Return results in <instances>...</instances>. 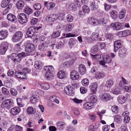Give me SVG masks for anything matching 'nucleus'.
<instances>
[{
    "label": "nucleus",
    "mask_w": 131,
    "mask_h": 131,
    "mask_svg": "<svg viewBox=\"0 0 131 131\" xmlns=\"http://www.w3.org/2000/svg\"><path fill=\"white\" fill-rule=\"evenodd\" d=\"M13 103L11 100H5L1 104V107L2 108L7 110L9 109L13 106Z\"/></svg>",
    "instance_id": "f257e3e1"
},
{
    "label": "nucleus",
    "mask_w": 131,
    "mask_h": 131,
    "mask_svg": "<svg viewBox=\"0 0 131 131\" xmlns=\"http://www.w3.org/2000/svg\"><path fill=\"white\" fill-rule=\"evenodd\" d=\"M100 99L102 101L104 102H107L112 99V96L108 93H104L100 95Z\"/></svg>",
    "instance_id": "f03ea898"
},
{
    "label": "nucleus",
    "mask_w": 131,
    "mask_h": 131,
    "mask_svg": "<svg viewBox=\"0 0 131 131\" xmlns=\"http://www.w3.org/2000/svg\"><path fill=\"white\" fill-rule=\"evenodd\" d=\"M18 20L21 24L26 23L28 21L27 15L24 13H21L18 16Z\"/></svg>",
    "instance_id": "7ed1b4c3"
},
{
    "label": "nucleus",
    "mask_w": 131,
    "mask_h": 131,
    "mask_svg": "<svg viewBox=\"0 0 131 131\" xmlns=\"http://www.w3.org/2000/svg\"><path fill=\"white\" fill-rule=\"evenodd\" d=\"M23 36L22 32L20 31H18L14 34L12 38V40L14 42H17Z\"/></svg>",
    "instance_id": "20e7f679"
},
{
    "label": "nucleus",
    "mask_w": 131,
    "mask_h": 131,
    "mask_svg": "<svg viewBox=\"0 0 131 131\" xmlns=\"http://www.w3.org/2000/svg\"><path fill=\"white\" fill-rule=\"evenodd\" d=\"M25 51L27 52H31L34 51L35 47L34 45L32 43H28L25 45Z\"/></svg>",
    "instance_id": "39448f33"
},
{
    "label": "nucleus",
    "mask_w": 131,
    "mask_h": 131,
    "mask_svg": "<svg viewBox=\"0 0 131 131\" xmlns=\"http://www.w3.org/2000/svg\"><path fill=\"white\" fill-rule=\"evenodd\" d=\"M58 16L56 14H52L47 16L46 17V20L48 22H53L58 19Z\"/></svg>",
    "instance_id": "423d86ee"
},
{
    "label": "nucleus",
    "mask_w": 131,
    "mask_h": 131,
    "mask_svg": "<svg viewBox=\"0 0 131 131\" xmlns=\"http://www.w3.org/2000/svg\"><path fill=\"white\" fill-rule=\"evenodd\" d=\"M36 31L35 27L33 26L30 27L27 30V37L31 38L33 36Z\"/></svg>",
    "instance_id": "0eeeda50"
},
{
    "label": "nucleus",
    "mask_w": 131,
    "mask_h": 131,
    "mask_svg": "<svg viewBox=\"0 0 131 131\" xmlns=\"http://www.w3.org/2000/svg\"><path fill=\"white\" fill-rule=\"evenodd\" d=\"M64 91L66 93L69 95L73 96L74 95V90L70 86L66 87L64 89Z\"/></svg>",
    "instance_id": "6e6552de"
},
{
    "label": "nucleus",
    "mask_w": 131,
    "mask_h": 131,
    "mask_svg": "<svg viewBox=\"0 0 131 131\" xmlns=\"http://www.w3.org/2000/svg\"><path fill=\"white\" fill-rule=\"evenodd\" d=\"M102 59L103 60L100 61V63L103 66L106 63H110L112 61V59L111 57L109 56H107L105 58L104 57Z\"/></svg>",
    "instance_id": "1a4fd4ad"
},
{
    "label": "nucleus",
    "mask_w": 131,
    "mask_h": 131,
    "mask_svg": "<svg viewBox=\"0 0 131 131\" xmlns=\"http://www.w3.org/2000/svg\"><path fill=\"white\" fill-rule=\"evenodd\" d=\"M88 22L90 24L95 26H96L99 23V21L93 17H90L88 20Z\"/></svg>",
    "instance_id": "9d476101"
},
{
    "label": "nucleus",
    "mask_w": 131,
    "mask_h": 131,
    "mask_svg": "<svg viewBox=\"0 0 131 131\" xmlns=\"http://www.w3.org/2000/svg\"><path fill=\"white\" fill-rule=\"evenodd\" d=\"M70 77L72 80H76L79 78V75L77 71L75 70H73L71 72Z\"/></svg>",
    "instance_id": "9b49d317"
},
{
    "label": "nucleus",
    "mask_w": 131,
    "mask_h": 131,
    "mask_svg": "<svg viewBox=\"0 0 131 131\" xmlns=\"http://www.w3.org/2000/svg\"><path fill=\"white\" fill-rule=\"evenodd\" d=\"M14 75L17 77L22 79H26L27 78L26 74L21 72L16 71L14 73Z\"/></svg>",
    "instance_id": "f8f14e48"
},
{
    "label": "nucleus",
    "mask_w": 131,
    "mask_h": 131,
    "mask_svg": "<svg viewBox=\"0 0 131 131\" xmlns=\"http://www.w3.org/2000/svg\"><path fill=\"white\" fill-rule=\"evenodd\" d=\"M11 59L13 60L15 63H17L18 62H20L21 60L20 57L19 56L18 54L16 53L12 54L11 56Z\"/></svg>",
    "instance_id": "ddd939ff"
},
{
    "label": "nucleus",
    "mask_w": 131,
    "mask_h": 131,
    "mask_svg": "<svg viewBox=\"0 0 131 131\" xmlns=\"http://www.w3.org/2000/svg\"><path fill=\"white\" fill-rule=\"evenodd\" d=\"M79 71L80 74L82 75L86 73V69L84 64H81L79 65Z\"/></svg>",
    "instance_id": "4468645a"
},
{
    "label": "nucleus",
    "mask_w": 131,
    "mask_h": 131,
    "mask_svg": "<svg viewBox=\"0 0 131 131\" xmlns=\"http://www.w3.org/2000/svg\"><path fill=\"white\" fill-rule=\"evenodd\" d=\"M97 84L96 82H94L92 83L90 86L91 92L93 93H96L97 89Z\"/></svg>",
    "instance_id": "2eb2a0df"
},
{
    "label": "nucleus",
    "mask_w": 131,
    "mask_h": 131,
    "mask_svg": "<svg viewBox=\"0 0 131 131\" xmlns=\"http://www.w3.org/2000/svg\"><path fill=\"white\" fill-rule=\"evenodd\" d=\"M99 2L97 0H95L91 2L90 7L93 10H96L98 8V4Z\"/></svg>",
    "instance_id": "dca6fc26"
},
{
    "label": "nucleus",
    "mask_w": 131,
    "mask_h": 131,
    "mask_svg": "<svg viewBox=\"0 0 131 131\" xmlns=\"http://www.w3.org/2000/svg\"><path fill=\"white\" fill-rule=\"evenodd\" d=\"M20 111V109L18 107H15L12 108L10 110V113L13 115H15Z\"/></svg>",
    "instance_id": "f3484780"
},
{
    "label": "nucleus",
    "mask_w": 131,
    "mask_h": 131,
    "mask_svg": "<svg viewBox=\"0 0 131 131\" xmlns=\"http://www.w3.org/2000/svg\"><path fill=\"white\" fill-rule=\"evenodd\" d=\"M121 41L118 40L115 41L114 43V51L116 52L117 50L122 47Z\"/></svg>",
    "instance_id": "a211bd4d"
},
{
    "label": "nucleus",
    "mask_w": 131,
    "mask_h": 131,
    "mask_svg": "<svg viewBox=\"0 0 131 131\" xmlns=\"http://www.w3.org/2000/svg\"><path fill=\"white\" fill-rule=\"evenodd\" d=\"M111 26L113 29L117 30H119L121 28V24L119 22L112 23L111 24Z\"/></svg>",
    "instance_id": "6ab92c4d"
},
{
    "label": "nucleus",
    "mask_w": 131,
    "mask_h": 131,
    "mask_svg": "<svg viewBox=\"0 0 131 131\" xmlns=\"http://www.w3.org/2000/svg\"><path fill=\"white\" fill-rule=\"evenodd\" d=\"M25 6V3L24 1L20 0L18 1L17 2L16 6L19 9H22Z\"/></svg>",
    "instance_id": "aec40b11"
},
{
    "label": "nucleus",
    "mask_w": 131,
    "mask_h": 131,
    "mask_svg": "<svg viewBox=\"0 0 131 131\" xmlns=\"http://www.w3.org/2000/svg\"><path fill=\"white\" fill-rule=\"evenodd\" d=\"M44 5L46 6L47 9L49 10H51L55 6V4L54 3L52 2L48 3V2H45Z\"/></svg>",
    "instance_id": "412c9836"
},
{
    "label": "nucleus",
    "mask_w": 131,
    "mask_h": 131,
    "mask_svg": "<svg viewBox=\"0 0 131 131\" xmlns=\"http://www.w3.org/2000/svg\"><path fill=\"white\" fill-rule=\"evenodd\" d=\"M93 104L90 102H87L84 104L83 105V108L86 110H90L93 107Z\"/></svg>",
    "instance_id": "4be33fe9"
},
{
    "label": "nucleus",
    "mask_w": 131,
    "mask_h": 131,
    "mask_svg": "<svg viewBox=\"0 0 131 131\" xmlns=\"http://www.w3.org/2000/svg\"><path fill=\"white\" fill-rule=\"evenodd\" d=\"M119 35H121L122 37H126L131 34V30H126L123 31H120L119 33Z\"/></svg>",
    "instance_id": "5701e85b"
},
{
    "label": "nucleus",
    "mask_w": 131,
    "mask_h": 131,
    "mask_svg": "<svg viewBox=\"0 0 131 131\" xmlns=\"http://www.w3.org/2000/svg\"><path fill=\"white\" fill-rule=\"evenodd\" d=\"M48 46V43L46 42H44L40 44L39 46V49L41 51H44L47 49Z\"/></svg>",
    "instance_id": "b1692460"
},
{
    "label": "nucleus",
    "mask_w": 131,
    "mask_h": 131,
    "mask_svg": "<svg viewBox=\"0 0 131 131\" xmlns=\"http://www.w3.org/2000/svg\"><path fill=\"white\" fill-rule=\"evenodd\" d=\"M42 66V62L40 60L36 61L35 62L34 67L36 69L40 70Z\"/></svg>",
    "instance_id": "393cba45"
},
{
    "label": "nucleus",
    "mask_w": 131,
    "mask_h": 131,
    "mask_svg": "<svg viewBox=\"0 0 131 131\" xmlns=\"http://www.w3.org/2000/svg\"><path fill=\"white\" fill-rule=\"evenodd\" d=\"M8 35V33L6 30L0 31V39L2 40L6 38Z\"/></svg>",
    "instance_id": "a878e982"
},
{
    "label": "nucleus",
    "mask_w": 131,
    "mask_h": 131,
    "mask_svg": "<svg viewBox=\"0 0 131 131\" xmlns=\"http://www.w3.org/2000/svg\"><path fill=\"white\" fill-rule=\"evenodd\" d=\"M38 86L41 89L45 90H47L50 88L49 84L47 83H39Z\"/></svg>",
    "instance_id": "bb28decb"
},
{
    "label": "nucleus",
    "mask_w": 131,
    "mask_h": 131,
    "mask_svg": "<svg viewBox=\"0 0 131 131\" xmlns=\"http://www.w3.org/2000/svg\"><path fill=\"white\" fill-rule=\"evenodd\" d=\"M7 18L9 21H14L16 19L15 16L11 14H8L7 16Z\"/></svg>",
    "instance_id": "cd10ccee"
},
{
    "label": "nucleus",
    "mask_w": 131,
    "mask_h": 131,
    "mask_svg": "<svg viewBox=\"0 0 131 131\" xmlns=\"http://www.w3.org/2000/svg\"><path fill=\"white\" fill-rule=\"evenodd\" d=\"M56 124L57 128L59 130H61L63 128L64 125L63 122L61 121H59Z\"/></svg>",
    "instance_id": "c85d7f7f"
},
{
    "label": "nucleus",
    "mask_w": 131,
    "mask_h": 131,
    "mask_svg": "<svg viewBox=\"0 0 131 131\" xmlns=\"http://www.w3.org/2000/svg\"><path fill=\"white\" fill-rule=\"evenodd\" d=\"M59 98L55 96H50L49 98V100L51 101L55 102L56 103L58 104L59 103Z\"/></svg>",
    "instance_id": "c756f323"
},
{
    "label": "nucleus",
    "mask_w": 131,
    "mask_h": 131,
    "mask_svg": "<svg viewBox=\"0 0 131 131\" xmlns=\"http://www.w3.org/2000/svg\"><path fill=\"white\" fill-rule=\"evenodd\" d=\"M24 11L25 13L28 15L31 14L33 12L32 9L28 6L25 7Z\"/></svg>",
    "instance_id": "7c9ffc66"
},
{
    "label": "nucleus",
    "mask_w": 131,
    "mask_h": 131,
    "mask_svg": "<svg viewBox=\"0 0 131 131\" xmlns=\"http://www.w3.org/2000/svg\"><path fill=\"white\" fill-rule=\"evenodd\" d=\"M45 76L47 80H52L53 75L52 73L50 72H47L46 73Z\"/></svg>",
    "instance_id": "2f4dec72"
},
{
    "label": "nucleus",
    "mask_w": 131,
    "mask_h": 131,
    "mask_svg": "<svg viewBox=\"0 0 131 131\" xmlns=\"http://www.w3.org/2000/svg\"><path fill=\"white\" fill-rule=\"evenodd\" d=\"M27 112L29 114H34L35 113V109L31 106L29 107L28 108Z\"/></svg>",
    "instance_id": "473e14b6"
},
{
    "label": "nucleus",
    "mask_w": 131,
    "mask_h": 131,
    "mask_svg": "<svg viewBox=\"0 0 131 131\" xmlns=\"http://www.w3.org/2000/svg\"><path fill=\"white\" fill-rule=\"evenodd\" d=\"M105 76V73L99 72H96L95 75V77L97 79H101L104 77Z\"/></svg>",
    "instance_id": "72a5a7b5"
},
{
    "label": "nucleus",
    "mask_w": 131,
    "mask_h": 131,
    "mask_svg": "<svg viewBox=\"0 0 131 131\" xmlns=\"http://www.w3.org/2000/svg\"><path fill=\"white\" fill-rule=\"evenodd\" d=\"M57 75L59 78L63 79L65 76V73L63 71H59L57 73Z\"/></svg>",
    "instance_id": "f704fd0d"
},
{
    "label": "nucleus",
    "mask_w": 131,
    "mask_h": 131,
    "mask_svg": "<svg viewBox=\"0 0 131 131\" xmlns=\"http://www.w3.org/2000/svg\"><path fill=\"white\" fill-rule=\"evenodd\" d=\"M114 84V82L113 80L110 79L108 80L106 82V86L108 88H111Z\"/></svg>",
    "instance_id": "c9c22d12"
},
{
    "label": "nucleus",
    "mask_w": 131,
    "mask_h": 131,
    "mask_svg": "<svg viewBox=\"0 0 131 131\" xmlns=\"http://www.w3.org/2000/svg\"><path fill=\"white\" fill-rule=\"evenodd\" d=\"M74 25L72 24H69L67 25L65 29V31L66 32H68L71 31Z\"/></svg>",
    "instance_id": "e433bc0d"
},
{
    "label": "nucleus",
    "mask_w": 131,
    "mask_h": 131,
    "mask_svg": "<svg viewBox=\"0 0 131 131\" xmlns=\"http://www.w3.org/2000/svg\"><path fill=\"white\" fill-rule=\"evenodd\" d=\"M126 54V49L124 48H122L119 51L118 54L121 57H122L125 56Z\"/></svg>",
    "instance_id": "4c0bfd02"
},
{
    "label": "nucleus",
    "mask_w": 131,
    "mask_h": 131,
    "mask_svg": "<svg viewBox=\"0 0 131 131\" xmlns=\"http://www.w3.org/2000/svg\"><path fill=\"white\" fill-rule=\"evenodd\" d=\"M118 102L120 104H123L126 101L124 99V97L122 95H120L117 98Z\"/></svg>",
    "instance_id": "58836bf2"
},
{
    "label": "nucleus",
    "mask_w": 131,
    "mask_h": 131,
    "mask_svg": "<svg viewBox=\"0 0 131 131\" xmlns=\"http://www.w3.org/2000/svg\"><path fill=\"white\" fill-rule=\"evenodd\" d=\"M21 43L17 44L16 45V48H15V52H20L21 49Z\"/></svg>",
    "instance_id": "ea45409f"
},
{
    "label": "nucleus",
    "mask_w": 131,
    "mask_h": 131,
    "mask_svg": "<svg viewBox=\"0 0 131 131\" xmlns=\"http://www.w3.org/2000/svg\"><path fill=\"white\" fill-rule=\"evenodd\" d=\"M38 96H33L30 98V101L33 104L35 103L37 101Z\"/></svg>",
    "instance_id": "a19ab883"
},
{
    "label": "nucleus",
    "mask_w": 131,
    "mask_h": 131,
    "mask_svg": "<svg viewBox=\"0 0 131 131\" xmlns=\"http://www.w3.org/2000/svg\"><path fill=\"white\" fill-rule=\"evenodd\" d=\"M110 16L113 19H116L117 17L118 14L115 10L112 11L110 13Z\"/></svg>",
    "instance_id": "79ce46f5"
},
{
    "label": "nucleus",
    "mask_w": 131,
    "mask_h": 131,
    "mask_svg": "<svg viewBox=\"0 0 131 131\" xmlns=\"http://www.w3.org/2000/svg\"><path fill=\"white\" fill-rule=\"evenodd\" d=\"M125 9H122L120 12L119 17L120 19L123 18L125 16Z\"/></svg>",
    "instance_id": "37998d69"
},
{
    "label": "nucleus",
    "mask_w": 131,
    "mask_h": 131,
    "mask_svg": "<svg viewBox=\"0 0 131 131\" xmlns=\"http://www.w3.org/2000/svg\"><path fill=\"white\" fill-rule=\"evenodd\" d=\"M112 93L113 94H119L121 93V91L118 88H116L112 91Z\"/></svg>",
    "instance_id": "c03bdc74"
},
{
    "label": "nucleus",
    "mask_w": 131,
    "mask_h": 131,
    "mask_svg": "<svg viewBox=\"0 0 131 131\" xmlns=\"http://www.w3.org/2000/svg\"><path fill=\"white\" fill-rule=\"evenodd\" d=\"M97 99L96 96L95 95H93L91 96L90 98V102L93 104L95 103L97 101Z\"/></svg>",
    "instance_id": "a18cd8bd"
},
{
    "label": "nucleus",
    "mask_w": 131,
    "mask_h": 131,
    "mask_svg": "<svg viewBox=\"0 0 131 131\" xmlns=\"http://www.w3.org/2000/svg\"><path fill=\"white\" fill-rule=\"evenodd\" d=\"M114 119L115 122L119 123L122 121V118L119 115H116L114 118Z\"/></svg>",
    "instance_id": "49530a36"
},
{
    "label": "nucleus",
    "mask_w": 131,
    "mask_h": 131,
    "mask_svg": "<svg viewBox=\"0 0 131 131\" xmlns=\"http://www.w3.org/2000/svg\"><path fill=\"white\" fill-rule=\"evenodd\" d=\"M0 47L7 49L8 48V44L6 42H2L0 45Z\"/></svg>",
    "instance_id": "de8ad7c7"
},
{
    "label": "nucleus",
    "mask_w": 131,
    "mask_h": 131,
    "mask_svg": "<svg viewBox=\"0 0 131 131\" xmlns=\"http://www.w3.org/2000/svg\"><path fill=\"white\" fill-rule=\"evenodd\" d=\"M91 56H92L93 58L95 59H97L99 58L101 59L102 57V58H103V55H100V54H96L93 55L91 54Z\"/></svg>",
    "instance_id": "09e8293b"
},
{
    "label": "nucleus",
    "mask_w": 131,
    "mask_h": 131,
    "mask_svg": "<svg viewBox=\"0 0 131 131\" xmlns=\"http://www.w3.org/2000/svg\"><path fill=\"white\" fill-rule=\"evenodd\" d=\"M99 34L97 33L93 32L92 35L90 36V38L92 40H94L95 38H97L99 36Z\"/></svg>",
    "instance_id": "8fccbe9b"
},
{
    "label": "nucleus",
    "mask_w": 131,
    "mask_h": 131,
    "mask_svg": "<svg viewBox=\"0 0 131 131\" xmlns=\"http://www.w3.org/2000/svg\"><path fill=\"white\" fill-rule=\"evenodd\" d=\"M60 35V33L59 31L54 32L52 35V37L53 38H56L58 37Z\"/></svg>",
    "instance_id": "3c124183"
},
{
    "label": "nucleus",
    "mask_w": 131,
    "mask_h": 131,
    "mask_svg": "<svg viewBox=\"0 0 131 131\" xmlns=\"http://www.w3.org/2000/svg\"><path fill=\"white\" fill-rule=\"evenodd\" d=\"M97 46L100 47L101 49H104L105 47V44L104 43L99 42L97 43Z\"/></svg>",
    "instance_id": "603ef678"
},
{
    "label": "nucleus",
    "mask_w": 131,
    "mask_h": 131,
    "mask_svg": "<svg viewBox=\"0 0 131 131\" xmlns=\"http://www.w3.org/2000/svg\"><path fill=\"white\" fill-rule=\"evenodd\" d=\"M66 18L67 21L69 22L72 21L73 19V16L71 15H68L66 16Z\"/></svg>",
    "instance_id": "864d4df0"
},
{
    "label": "nucleus",
    "mask_w": 131,
    "mask_h": 131,
    "mask_svg": "<svg viewBox=\"0 0 131 131\" xmlns=\"http://www.w3.org/2000/svg\"><path fill=\"white\" fill-rule=\"evenodd\" d=\"M33 7L35 9L39 10L41 8V6L40 4L37 3L34 4Z\"/></svg>",
    "instance_id": "5fc2aeb1"
},
{
    "label": "nucleus",
    "mask_w": 131,
    "mask_h": 131,
    "mask_svg": "<svg viewBox=\"0 0 131 131\" xmlns=\"http://www.w3.org/2000/svg\"><path fill=\"white\" fill-rule=\"evenodd\" d=\"M9 91L11 94L15 96L17 94V90L13 88H11Z\"/></svg>",
    "instance_id": "6e6d98bb"
},
{
    "label": "nucleus",
    "mask_w": 131,
    "mask_h": 131,
    "mask_svg": "<svg viewBox=\"0 0 131 131\" xmlns=\"http://www.w3.org/2000/svg\"><path fill=\"white\" fill-rule=\"evenodd\" d=\"M83 10L85 13H88L90 11L89 7L86 5H84L82 7Z\"/></svg>",
    "instance_id": "4d7b16f0"
},
{
    "label": "nucleus",
    "mask_w": 131,
    "mask_h": 131,
    "mask_svg": "<svg viewBox=\"0 0 131 131\" xmlns=\"http://www.w3.org/2000/svg\"><path fill=\"white\" fill-rule=\"evenodd\" d=\"M2 91L3 94L8 95L9 93V92L8 90L4 87H3L2 89Z\"/></svg>",
    "instance_id": "13d9d810"
},
{
    "label": "nucleus",
    "mask_w": 131,
    "mask_h": 131,
    "mask_svg": "<svg viewBox=\"0 0 131 131\" xmlns=\"http://www.w3.org/2000/svg\"><path fill=\"white\" fill-rule=\"evenodd\" d=\"M112 110L113 112L115 113H117L118 111V107L115 105H114L112 107Z\"/></svg>",
    "instance_id": "bf43d9fd"
},
{
    "label": "nucleus",
    "mask_w": 131,
    "mask_h": 131,
    "mask_svg": "<svg viewBox=\"0 0 131 131\" xmlns=\"http://www.w3.org/2000/svg\"><path fill=\"white\" fill-rule=\"evenodd\" d=\"M82 82L83 85L85 86H87L89 84V81L88 79H85L82 81Z\"/></svg>",
    "instance_id": "052dcab7"
},
{
    "label": "nucleus",
    "mask_w": 131,
    "mask_h": 131,
    "mask_svg": "<svg viewBox=\"0 0 131 131\" xmlns=\"http://www.w3.org/2000/svg\"><path fill=\"white\" fill-rule=\"evenodd\" d=\"M69 9L72 11H74L76 9V8L74 6V4L73 3H72L69 5L68 6Z\"/></svg>",
    "instance_id": "680f3d73"
},
{
    "label": "nucleus",
    "mask_w": 131,
    "mask_h": 131,
    "mask_svg": "<svg viewBox=\"0 0 131 131\" xmlns=\"http://www.w3.org/2000/svg\"><path fill=\"white\" fill-rule=\"evenodd\" d=\"M17 102L18 105L20 107H22L24 106V104L22 103L20 98H18L17 100Z\"/></svg>",
    "instance_id": "e2e57ef3"
},
{
    "label": "nucleus",
    "mask_w": 131,
    "mask_h": 131,
    "mask_svg": "<svg viewBox=\"0 0 131 131\" xmlns=\"http://www.w3.org/2000/svg\"><path fill=\"white\" fill-rule=\"evenodd\" d=\"M18 54L19 55V56L20 57V58H21L26 57L28 55V54L27 53L24 52H22Z\"/></svg>",
    "instance_id": "0e129e2a"
},
{
    "label": "nucleus",
    "mask_w": 131,
    "mask_h": 131,
    "mask_svg": "<svg viewBox=\"0 0 131 131\" xmlns=\"http://www.w3.org/2000/svg\"><path fill=\"white\" fill-rule=\"evenodd\" d=\"M76 41L72 39L70 40L69 43L71 48L76 43Z\"/></svg>",
    "instance_id": "69168bd1"
},
{
    "label": "nucleus",
    "mask_w": 131,
    "mask_h": 131,
    "mask_svg": "<svg viewBox=\"0 0 131 131\" xmlns=\"http://www.w3.org/2000/svg\"><path fill=\"white\" fill-rule=\"evenodd\" d=\"M124 122L125 123H128L130 120L129 117L128 115H125L124 116Z\"/></svg>",
    "instance_id": "338daca9"
},
{
    "label": "nucleus",
    "mask_w": 131,
    "mask_h": 131,
    "mask_svg": "<svg viewBox=\"0 0 131 131\" xmlns=\"http://www.w3.org/2000/svg\"><path fill=\"white\" fill-rule=\"evenodd\" d=\"M97 46H94L91 50V51L93 53H95L98 51V48Z\"/></svg>",
    "instance_id": "774afa93"
}]
</instances>
